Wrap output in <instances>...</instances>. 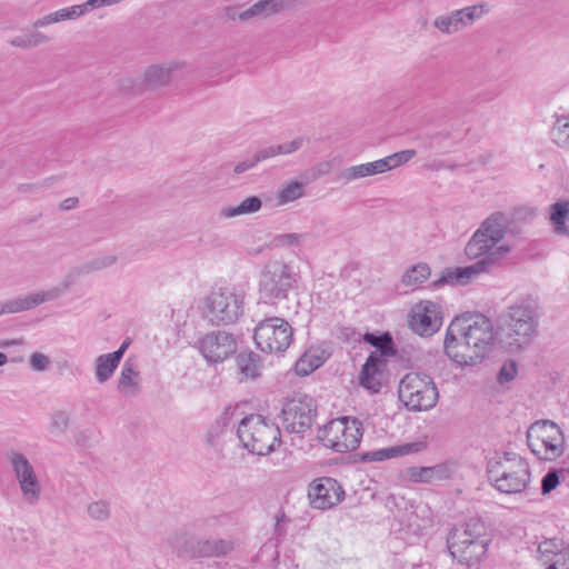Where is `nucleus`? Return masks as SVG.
Segmentation results:
<instances>
[{"mask_svg":"<svg viewBox=\"0 0 569 569\" xmlns=\"http://www.w3.org/2000/svg\"><path fill=\"white\" fill-rule=\"evenodd\" d=\"M496 340L491 320L482 313H465L449 325L443 349L458 366H475L489 356Z\"/></svg>","mask_w":569,"mask_h":569,"instance_id":"nucleus-1","label":"nucleus"},{"mask_svg":"<svg viewBox=\"0 0 569 569\" xmlns=\"http://www.w3.org/2000/svg\"><path fill=\"white\" fill-rule=\"evenodd\" d=\"M490 483L500 492L507 495L520 493L530 482V468L528 462L515 452H505L492 458L487 466Z\"/></svg>","mask_w":569,"mask_h":569,"instance_id":"nucleus-2","label":"nucleus"},{"mask_svg":"<svg viewBox=\"0 0 569 569\" xmlns=\"http://www.w3.org/2000/svg\"><path fill=\"white\" fill-rule=\"evenodd\" d=\"M244 295L236 287L213 288L201 301L203 320L214 327L236 323L243 315Z\"/></svg>","mask_w":569,"mask_h":569,"instance_id":"nucleus-3","label":"nucleus"},{"mask_svg":"<svg viewBox=\"0 0 569 569\" xmlns=\"http://www.w3.org/2000/svg\"><path fill=\"white\" fill-rule=\"evenodd\" d=\"M238 438L242 446L254 455H269L281 443L280 428L261 415H249L238 426Z\"/></svg>","mask_w":569,"mask_h":569,"instance_id":"nucleus-4","label":"nucleus"},{"mask_svg":"<svg viewBox=\"0 0 569 569\" xmlns=\"http://www.w3.org/2000/svg\"><path fill=\"white\" fill-rule=\"evenodd\" d=\"M537 315L529 306H512L503 318L501 340L509 351H519L537 335Z\"/></svg>","mask_w":569,"mask_h":569,"instance_id":"nucleus-5","label":"nucleus"},{"mask_svg":"<svg viewBox=\"0 0 569 569\" xmlns=\"http://www.w3.org/2000/svg\"><path fill=\"white\" fill-rule=\"evenodd\" d=\"M400 401L409 411L432 409L439 400V390L433 379L423 372H409L399 382Z\"/></svg>","mask_w":569,"mask_h":569,"instance_id":"nucleus-6","label":"nucleus"},{"mask_svg":"<svg viewBox=\"0 0 569 569\" xmlns=\"http://www.w3.org/2000/svg\"><path fill=\"white\" fill-rule=\"evenodd\" d=\"M527 443L541 460L553 461L565 452L566 441L560 427L551 420H538L527 430Z\"/></svg>","mask_w":569,"mask_h":569,"instance_id":"nucleus-7","label":"nucleus"},{"mask_svg":"<svg viewBox=\"0 0 569 569\" xmlns=\"http://www.w3.org/2000/svg\"><path fill=\"white\" fill-rule=\"evenodd\" d=\"M296 280V273L290 264L281 260L269 261L264 266L259 281L260 298L264 302L276 305L287 299Z\"/></svg>","mask_w":569,"mask_h":569,"instance_id":"nucleus-8","label":"nucleus"},{"mask_svg":"<svg viewBox=\"0 0 569 569\" xmlns=\"http://www.w3.org/2000/svg\"><path fill=\"white\" fill-rule=\"evenodd\" d=\"M362 435L361 421L357 418L343 416L328 422L320 439L326 447L342 453L357 449Z\"/></svg>","mask_w":569,"mask_h":569,"instance_id":"nucleus-9","label":"nucleus"},{"mask_svg":"<svg viewBox=\"0 0 569 569\" xmlns=\"http://www.w3.org/2000/svg\"><path fill=\"white\" fill-rule=\"evenodd\" d=\"M292 337V327L287 320L279 317L260 321L253 332L257 347L266 353H282L289 348Z\"/></svg>","mask_w":569,"mask_h":569,"instance_id":"nucleus-10","label":"nucleus"},{"mask_svg":"<svg viewBox=\"0 0 569 569\" xmlns=\"http://www.w3.org/2000/svg\"><path fill=\"white\" fill-rule=\"evenodd\" d=\"M317 413V403L308 395L296 393L289 398L281 410V421L284 430L291 433H302L310 429Z\"/></svg>","mask_w":569,"mask_h":569,"instance_id":"nucleus-11","label":"nucleus"},{"mask_svg":"<svg viewBox=\"0 0 569 569\" xmlns=\"http://www.w3.org/2000/svg\"><path fill=\"white\" fill-rule=\"evenodd\" d=\"M237 347L236 337L222 330L207 332L194 343V348L209 365H218L226 361L237 352Z\"/></svg>","mask_w":569,"mask_h":569,"instance_id":"nucleus-12","label":"nucleus"},{"mask_svg":"<svg viewBox=\"0 0 569 569\" xmlns=\"http://www.w3.org/2000/svg\"><path fill=\"white\" fill-rule=\"evenodd\" d=\"M505 236V226L500 213L489 217L468 241L465 252L468 258L477 259L489 252Z\"/></svg>","mask_w":569,"mask_h":569,"instance_id":"nucleus-13","label":"nucleus"},{"mask_svg":"<svg viewBox=\"0 0 569 569\" xmlns=\"http://www.w3.org/2000/svg\"><path fill=\"white\" fill-rule=\"evenodd\" d=\"M8 458L24 500L29 505H36L40 499L41 486L32 465L20 452H11Z\"/></svg>","mask_w":569,"mask_h":569,"instance_id":"nucleus-14","label":"nucleus"},{"mask_svg":"<svg viewBox=\"0 0 569 569\" xmlns=\"http://www.w3.org/2000/svg\"><path fill=\"white\" fill-rule=\"evenodd\" d=\"M485 6H469L438 16L433 20V27L443 34H452L471 26L485 14Z\"/></svg>","mask_w":569,"mask_h":569,"instance_id":"nucleus-15","label":"nucleus"},{"mask_svg":"<svg viewBox=\"0 0 569 569\" xmlns=\"http://www.w3.org/2000/svg\"><path fill=\"white\" fill-rule=\"evenodd\" d=\"M440 306L433 301L417 303L410 316V328L419 336H432L442 325Z\"/></svg>","mask_w":569,"mask_h":569,"instance_id":"nucleus-16","label":"nucleus"},{"mask_svg":"<svg viewBox=\"0 0 569 569\" xmlns=\"http://www.w3.org/2000/svg\"><path fill=\"white\" fill-rule=\"evenodd\" d=\"M345 492L337 480L320 478L309 486L308 496L313 508L326 510L338 505Z\"/></svg>","mask_w":569,"mask_h":569,"instance_id":"nucleus-17","label":"nucleus"},{"mask_svg":"<svg viewBox=\"0 0 569 569\" xmlns=\"http://www.w3.org/2000/svg\"><path fill=\"white\" fill-rule=\"evenodd\" d=\"M456 461H443L431 467L412 466L406 468L403 477L415 483H435L449 480L457 472Z\"/></svg>","mask_w":569,"mask_h":569,"instance_id":"nucleus-18","label":"nucleus"},{"mask_svg":"<svg viewBox=\"0 0 569 569\" xmlns=\"http://www.w3.org/2000/svg\"><path fill=\"white\" fill-rule=\"evenodd\" d=\"M448 549L455 560L461 565L472 567L478 565L487 552L489 540H459L447 539Z\"/></svg>","mask_w":569,"mask_h":569,"instance_id":"nucleus-19","label":"nucleus"},{"mask_svg":"<svg viewBox=\"0 0 569 569\" xmlns=\"http://www.w3.org/2000/svg\"><path fill=\"white\" fill-rule=\"evenodd\" d=\"M289 3V0H259L242 11H239L237 7H227L224 9V16L233 21L236 19L247 21L253 18H268L283 11Z\"/></svg>","mask_w":569,"mask_h":569,"instance_id":"nucleus-20","label":"nucleus"},{"mask_svg":"<svg viewBox=\"0 0 569 569\" xmlns=\"http://www.w3.org/2000/svg\"><path fill=\"white\" fill-rule=\"evenodd\" d=\"M491 264V257H486L468 267L446 269L441 277L432 282V287L438 288L446 283L466 286L480 273L488 271V268Z\"/></svg>","mask_w":569,"mask_h":569,"instance_id":"nucleus-21","label":"nucleus"},{"mask_svg":"<svg viewBox=\"0 0 569 569\" xmlns=\"http://www.w3.org/2000/svg\"><path fill=\"white\" fill-rule=\"evenodd\" d=\"M186 68L183 61H168L164 63L152 64L143 73L142 84L147 89H157L168 86L172 80L180 76Z\"/></svg>","mask_w":569,"mask_h":569,"instance_id":"nucleus-22","label":"nucleus"},{"mask_svg":"<svg viewBox=\"0 0 569 569\" xmlns=\"http://www.w3.org/2000/svg\"><path fill=\"white\" fill-rule=\"evenodd\" d=\"M61 296L59 288H52L47 291L33 292L24 297H18L3 302L6 313H19L31 310L47 301L58 299Z\"/></svg>","mask_w":569,"mask_h":569,"instance_id":"nucleus-23","label":"nucleus"},{"mask_svg":"<svg viewBox=\"0 0 569 569\" xmlns=\"http://www.w3.org/2000/svg\"><path fill=\"white\" fill-rule=\"evenodd\" d=\"M385 366L386 361L381 356L370 353L359 376L360 385L370 392L378 393L383 385L382 367Z\"/></svg>","mask_w":569,"mask_h":569,"instance_id":"nucleus-24","label":"nucleus"},{"mask_svg":"<svg viewBox=\"0 0 569 569\" xmlns=\"http://www.w3.org/2000/svg\"><path fill=\"white\" fill-rule=\"evenodd\" d=\"M127 347L128 343L123 342L118 350L111 353L101 355L96 359L94 376L99 383H104L112 377L123 357Z\"/></svg>","mask_w":569,"mask_h":569,"instance_id":"nucleus-25","label":"nucleus"},{"mask_svg":"<svg viewBox=\"0 0 569 569\" xmlns=\"http://www.w3.org/2000/svg\"><path fill=\"white\" fill-rule=\"evenodd\" d=\"M383 172H387V167L382 158L372 162L348 167L339 172L337 180L341 181L343 184H348L356 180Z\"/></svg>","mask_w":569,"mask_h":569,"instance_id":"nucleus-26","label":"nucleus"},{"mask_svg":"<svg viewBox=\"0 0 569 569\" xmlns=\"http://www.w3.org/2000/svg\"><path fill=\"white\" fill-rule=\"evenodd\" d=\"M117 389L126 398H133L140 393V372L132 362L126 361L123 363Z\"/></svg>","mask_w":569,"mask_h":569,"instance_id":"nucleus-27","label":"nucleus"},{"mask_svg":"<svg viewBox=\"0 0 569 569\" xmlns=\"http://www.w3.org/2000/svg\"><path fill=\"white\" fill-rule=\"evenodd\" d=\"M486 525L478 518H470L460 527L455 528L448 538L459 540H489L486 535Z\"/></svg>","mask_w":569,"mask_h":569,"instance_id":"nucleus-28","label":"nucleus"},{"mask_svg":"<svg viewBox=\"0 0 569 569\" xmlns=\"http://www.w3.org/2000/svg\"><path fill=\"white\" fill-rule=\"evenodd\" d=\"M262 207V201L258 196H251L242 200L238 206L223 208L220 211L222 218H233L242 214L258 212Z\"/></svg>","mask_w":569,"mask_h":569,"instance_id":"nucleus-29","label":"nucleus"},{"mask_svg":"<svg viewBox=\"0 0 569 569\" xmlns=\"http://www.w3.org/2000/svg\"><path fill=\"white\" fill-rule=\"evenodd\" d=\"M237 366H238L240 373L244 378L254 379L260 376V370H261L260 357L252 351L242 352V353L238 355Z\"/></svg>","mask_w":569,"mask_h":569,"instance_id":"nucleus-30","label":"nucleus"},{"mask_svg":"<svg viewBox=\"0 0 569 569\" xmlns=\"http://www.w3.org/2000/svg\"><path fill=\"white\" fill-rule=\"evenodd\" d=\"M71 425V416L64 409L52 410L49 415L48 431L51 436L61 437L67 433Z\"/></svg>","mask_w":569,"mask_h":569,"instance_id":"nucleus-31","label":"nucleus"},{"mask_svg":"<svg viewBox=\"0 0 569 569\" xmlns=\"http://www.w3.org/2000/svg\"><path fill=\"white\" fill-rule=\"evenodd\" d=\"M431 270L427 263L420 262L409 268L402 276L401 282L412 289L419 288L429 277Z\"/></svg>","mask_w":569,"mask_h":569,"instance_id":"nucleus-32","label":"nucleus"},{"mask_svg":"<svg viewBox=\"0 0 569 569\" xmlns=\"http://www.w3.org/2000/svg\"><path fill=\"white\" fill-rule=\"evenodd\" d=\"M305 184V182L297 180L283 183L277 194L279 204L292 202L303 197Z\"/></svg>","mask_w":569,"mask_h":569,"instance_id":"nucleus-33","label":"nucleus"},{"mask_svg":"<svg viewBox=\"0 0 569 569\" xmlns=\"http://www.w3.org/2000/svg\"><path fill=\"white\" fill-rule=\"evenodd\" d=\"M552 141L562 149H569V114L557 119L551 128Z\"/></svg>","mask_w":569,"mask_h":569,"instance_id":"nucleus-34","label":"nucleus"},{"mask_svg":"<svg viewBox=\"0 0 569 569\" xmlns=\"http://www.w3.org/2000/svg\"><path fill=\"white\" fill-rule=\"evenodd\" d=\"M551 221L555 231L559 234H569V228L566 226V220L569 214L568 203L557 202L551 206Z\"/></svg>","mask_w":569,"mask_h":569,"instance_id":"nucleus-35","label":"nucleus"},{"mask_svg":"<svg viewBox=\"0 0 569 569\" xmlns=\"http://www.w3.org/2000/svg\"><path fill=\"white\" fill-rule=\"evenodd\" d=\"M323 363V359L318 356L305 353L296 362L295 370L298 376H308Z\"/></svg>","mask_w":569,"mask_h":569,"instance_id":"nucleus-36","label":"nucleus"},{"mask_svg":"<svg viewBox=\"0 0 569 569\" xmlns=\"http://www.w3.org/2000/svg\"><path fill=\"white\" fill-rule=\"evenodd\" d=\"M118 258L113 254H104L101 257H97L86 262L81 268V273H91L94 271H101L103 269L110 268L117 263Z\"/></svg>","mask_w":569,"mask_h":569,"instance_id":"nucleus-37","label":"nucleus"},{"mask_svg":"<svg viewBox=\"0 0 569 569\" xmlns=\"http://www.w3.org/2000/svg\"><path fill=\"white\" fill-rule=\"evenodd\" d=\"M365 341L380 350L381 357L393 353L392 339L389 333L376 336L375 333L367 332L365 335Z\"/></svg>","mask_w":569,"mask_h":569,"instance_id":"nucleus-38","label":"nucleus"},{"mask_svg":"<svg viewBox=\"0 0 569 569\" xmlns=\"http://www.w3.org/2000/svg\"><path fill=\"white\" fill-rule=\"evenodd\" d=\"M416 156V150L407 149L395 152L383 158L387 171L396 169L407 162H409Z\"/></svg>","mask_w":569,"mask_h":569,"instance_id":"nucleus-39","label":"nucleus"},{"mask_svg":"<svg viewBox=\"0 0 569 569\" xmlns=\"http://www.w3.org/2000/svg\"><path fill=\"white\" fill-rule=\"evenodd\" d=\"M87 512L96 521H106L111 515L110 505L104 500L93 501L88 506Z\"/></svg>","mask_w":569,"mask_h":569,"instance_id":"nucleus-40","label":"nucleus"},{"mask_svg":"<svg viewBox=\"0 0 569 569\" xmlns=\"http://www.w3.org/2000/svg\"><path fill=\"white\" fill-rule=\"evenodd\" d=\"M393 458L420 453L427 449L426 441H413L402 445L391 446Z\"/></svg>","mask_w":569,"mask_h":569,"instance_id":"nucleus-41","label":"nucleus"},{"mask_svg":"<svg viewBox=\"0 0 569 569\" xmlns=\"http://www.w3.org/2000/svg\"><path fill=\"white\" fill-rule=\"evenodd\" d=\"M232 549V543L227 540H212L206 541L201 551L206 556H222L228 553Z\"/></svg>","mask_w":569,"mask_h":569,"instance_id":"nucleus-42","label":"nucleus"},{"mask_svg":"<svg viewBox=\"0 0 569 569\" xmlns=\"http://www.w3.org/2000/svg\"><path fill=\"white\" fill-rule=\"evenodd\" d=\"M561 551H563V543L556 539L545 540L538 546V552L542 560L550 559Z\"/></svg>","mask_w":569,"mask_h":569,"instance_id":"nucleus-43","label":"nucleus"},{"mask_svg":"<svg viewBox=\"0 0 569 569\" xmlns=\"http://www.w3.org/2000/svg\"><path fill=\"white\" fill-rule=\"evenodd\" d=\"M306 233L292 232L276 236L273 242L278 247H299L306 241Z\"/></svg>","mask_w":569,"mask_h":569,"instance_id":"nucleus-44","label":"nucleus"},{"mask_svg":"<svg viewBox=\"0 0 569 569\" xmlns=\"http://www.w3.org/2000/svg\"><path fill=\"white\" fill-rule=\"evenodd\" d=\"M392 458L393 456L391 447L370 450L361 453V460L365 462L385 461Z\"/></svg>","mask_w":569,"mask_h":569,"instance_id":"nucleus-45","label":"nucleus"},{"mask_svg":"<svg viewBox=\"0 0 569 569\" xmlns=\"http://www.w3.org/2000/svg\"><path fill=\"white\" fill-rule=\"evenodd\" d=\"M56 16L59 18V22L66 20H74L84 16L81 4H74L68 8H62L56 11Z\"/></svg>","mask_w":569,"mask_h":569,"instance_id":"nucleus-46","label":"nucleus"},{"mask_svg":"<svg viewBox=\"0 0 569 569\" xmlns=\"http://www.w3.org/2000/svg\"><path fill=\"white\" fill-rule=\"evenodd\" d=\"M543 563L547 569H569V552L563 550L550 559H545Z\"/></svg>","mask_w":569,"mask_h":569,"instance_id":"nucleus-47","label":"nucleus"},{"mask_svg":"<svg viewBox=\"0 0 569 569\" xmlns=\"http://www.w3.org/2000/svg\"><path fill=\"white\" fill-rule=\"evenodd\" d=\"M559 482H560L559 471L558 470L548 471L541 480V492L543 495L550 493L553 489L557 488Z\"/></svg>","mask_w":569,"mask_h":569,"instance_id":"nucleus-48","label":"nucleus"},{"mask_svg":"<svg viewBox=\"0 0 569 569\" xmlns=\"http://www.w3.org/2000/svg\"><path fill=\"white\" fill-rule=\"evenodd\" d=\"M303 143H305V138L298 137L291 141L274 144V146H276L278 156H280V154H291V153L296 152L303 146Z\"/></svg>","mask_w":569,"mask_h":569,"instance_id":"nucleus-49","label":"nucleus"},{"mask_svg":"<svg viewBox=\"0 0 569 569\" xmlns=\"http://www.w3.org/2000/svg\"><path fill=\"white\" fill-rule=\"evenodd\" d=\"M29 362L34 371H46L51 363L50 358L41 352H33L30 356Z\"/></svg>","mask_w":569,"mask_h":569,"instance_id":"nucleus-50","label":"nucleus"},{"mask_svg":"<svg viewBox=\"0 0 569 569\" xmlns=\"http://www.w3.org/2000/svg\"><path fill=\"white\" fill-rule=\"evenodd\" d=\"M332 170V161H321L310 169V180H317L320 177L329 174Z\"/></svg>","mask_w":569,"mask_h":569,"instance_id":"nucleus-51","label":"nucleus"},{"mask_svg":"<svg viewBox=\"0 0 569 569\" xmlns=\"http://www.w3.org/2000/svg\"><path fill=\"white\" fill-rule=\"evenodd\" d=\"M276 156H278V152H277V149H276L274 144L261 148L258 151H256L254 154H253L254 161L257 162V164L259 162H261V161H266V160H268L270 158H273Z\"/></svg>","mask_w":569,"mask_h":569,"instance_id":"nucleus-52","label":"nucleus"},{"mask_svg":"<svg viewBox=\"0 0 569 569\" xmlns=\"http://www.w3.org/2000/svg\"><path fill=\"white\" fill-rule=\"evenodd\" d=\"M517 375V367L515 362L510 365H505L499 372V381L507 382L511 381Z\"/></svg>","mask_w":569,"mask_h":569,"instance_id":"nucleus-53","label":"nucleus"},{"mask_svg":"<svg viewBox=\"0 0 569 569\" xmlns=\"http://www.w3.org/2000/svg\"><path fill=\"white\" fill-rule=\"evenodd\" d=\"M257 166V162L254 161V157H250V158H247L240 162H238L232 171L234 173V176H240L244 172H247L248 170L254 168Z\"/></svg>","mask_w":569,"mask_h":569,"instance_id":"nucleus-54","label":"nucleus"},{"mask_svg":"<svg viewBox=\"0 0 569 569\" xmlns=\"http://www.w3.org/2000/svg\"><path fill=\"white\" fill-rule=\"evenodd\" d=\"M219 525V518L217 516H210L206 518L197 519L193 526L198 529L213 528Z\"/></svg>","mask_w":569,"mask_h":569,"instance_id":"nucleus-55","label":"nucleus"},{"mask_svg":"<svg viewBox=\"0 0 569 569\" xmlns=\"http://www.w3.org/2000/svg\"><path fill=\"white\" fill-rule=\"evenodd\" d=\"M58 22H59V18H58V16H56V11H54V12H51V13L46 14L44 17L38 19L37 21L33 22L32 26L34 29H39V28L47 27L49 24L58 23Z\"/></svg>","mask_w":569,"mask_h":569,"instance_id":"nucleus-56","label":"nucleus"},{"mask_svg":"<svg viewBox=\"0 0 569 569\" xmlns=\"http://www.w3.org/2000/svg\"><path fill=\"white\" fill-rule=\"evenodd\" d=\"M9 42L11 46L17 47V48H22V49L32 48L29 36H17L13 39H11Z\"/></svg>","mask_w":569,"mask_h":569,"instance_id":"nucleus-57","label":"nucleus"},{"mask_svg":"<svg viewBox=\"0 0 569 569\" xmlns=\"http://www.w3.org/2000/svg\"><path fill=\"white\" fill-rule=\"evenodd\" d=\"M81 6L84 14L94 9L107 7L106 0H87L86 2L81 3Z\"/></svg>","mask_w":569,"mask_h":569,"instance_id":"nucleus-58","label":"nucleus"},{"mask_svg":"<svg viewBox=\"0 0 569 569\" xmlns=\"http://www.w3.org/2000/svg\"><path fill=\"white\" fill-rule=\"evenodd\" d=\"M28 36H29L32 48L39 46L40 43H44V42L49 41V37H47L46 34H43L41 32H38V31H33Z\"/></svg>","mask_w":569,"mask_h":569,"instance_id":"nucleus-59","label":"nucleus"},{"mask_svg":"<svg viewBox=\"0 0 569 569\" xmlns=\"http://www.w3.org/2000/svg\"><path fill=\"white\" fill-rule=\"evenodd\" d=\"M453 138V134L449 130H442L438 131L430 136L431 141L433 142H440L441 140L451 139Z\"/></svg>","mask_w":569,"mask_h":569,"instance_id":"nucleus-60","label":"nucleus"},{"mask_svg":"<svg viewBox=\"0 0 569 569\" xmlns=\"http://www.w3.org/2000/svg\"><path fill=\"white\" fill-rule=\"evenodd\" d=\"M43 184H44V182L43 183H20L18 186V191L21 193L32 192V191L39 189L40 187H42Z\"/></svg>","mask_w":569,"mask_h":569,"instance_id":"nucleus-61","label":"nucleus"},{"mask_svg":"<svg viewBox=\"0 0 569 569\" xmlns=\"http://www.w3.org/2000/svg\"><path fill=\"white\" fill-rule=\"evenodd\" d=\"M78 198L76 197H71V198H67L64 199L61 203H60V209L61 210H71V209H74L77 206H78Z\"/></svg>","mask_w":569,"mask_h":569,"instance_id":"nucleus-62","label":"nucleus"},{"mask_svg":"<svg viewBox=\"0 0 569 569\" xmlns=\"http://www.w3.org/2000/svg\"><path fill=\"white\" fill-rule=\"evenodd\" d=\"M18 343H21V341H19V340H7V341L1 342L0 347L7 348L9 346H13V345H18Z\"/></svg>","mask_w":569,"mask_h":569,"instance_id":"nucleus-63","label":"nucleus"},{"mask_svg":"<svg viewBox=\"0 0 569 569\" xmlns=\"http://www.w3.org/2000/svg\"><path fill=\"white\" fill-rule=\"evenodd\" d=\"M8 362V357L6 353L0 352V367L4 366Z\"/></svg>","mask_w":569,"mask_h":569,"instance_id":"nucleus-64","label":"nucleus"}]
</instances>
